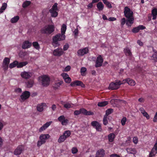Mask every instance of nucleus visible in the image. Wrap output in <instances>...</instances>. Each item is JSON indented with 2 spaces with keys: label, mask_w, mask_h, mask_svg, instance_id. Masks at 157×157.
Returning <instances> with one entry per match:
<instances>
[{
  "label": "nucleus",
  "mask_w": 157,
  "mask_h": 157,
  "mask_svg": "<svg viewBox=\"0 0 157 157\" xmlns=\"http://www.w3.org/2000/svg\"><path fill=\"white\" fill-rule=\"evenodd\" d=\"M126 20L125 18H123L121 21V27H123V25L126 23Z\"/></svg>",
  "instance_id": "nucleus-48"
},
{
  "label": "nucleus",
  "mask_w": 157,
  "mask_h": 157,
  "mask_svg": "<svg viewBox=\"0 0 157 157\" xmlns=\"http://www.w3.org/2000/svg\"><path fill=\"white\" fill-rule=\"evenodd\" d=\"M146 28L145 26L143 25H139L137 27L133 28L132 29V32L133 33H138L140 30H142Z\"/></svg>",
  "instance_id": "nucleus-13"
},
{
  "label": "nucleus",
  "mask_w": 157,
  "mask_h": 157,
  "mask_svg": "<svg viewBox=\"0 0 157 157\" xmlns=\"http://www.w3.org/2000/svg\"><path fill=\"white\" fill-rule=\"evenodd\" d=\"M105 155V150L103 149H100L97 151L95 157H104Z\"/></svg>",
  "instance_id": "nucleus-15"
},
{
  "label": "nucleus",
  "mask_w": 157,
  "mask_h": 157,
  "mask_svg": "<svg viewBox=\"0 0 157 157\" xmlns=\"http://www.w3.org/2000/svg\"><path fill=\"white\" fill-rule=\"evenodd\" d=\"M19 17L18 16H15L11 19V22L12 23H16L19 20Z\"/></svg>",
  "instance_id": "nucleus-37"
},
{
  "label": "nucleus",
  "mask_w": 157,
  "mask_h": 157,
  "mask_svg": "<svg viewBox=\"0 0 157 157\" xmlns=\"http://www.w3.org/2000/svg\"><path fill=\"white\" fill-rule=\"evenodd\" d=\"M63 83V81H60L59 82H56L55 83V84H53V87L54 89H57L60 87V86Z\"/></svg>",
  "instance_id": "nucleus-27"
},
{
  "label": "nucleus",
  "mask_w": 157,
  "mask_h": 157,
  "mask_svg": "<svg viewBox=\"0 0 157 157\" xmlns=\"http://www.w3.org/2000/svg\"><path fill=\"white\" fill-rule=\"evenodd\" d=\"M115 137V135L113 133H111L109 134L108 136L109 141L110 142H113Z\"/></svg>",
  "instance_id": "nucleus-28"
},
{
  "label": "nucleus",
  "mask_w": 157,
  "mask_h": 157,
  "mask_svg": "<svg viewBox=\"0 0 157 157\" xmlns=\"http://www.w3.org/2000/svg\"><path fill=\"white\" fill-rule=\"evenodd\" d=\"M154 148H152L150 151L149 157H153L155 156L157 153V151H155Z\"/></svg>",
  "instance_id": "nucleus-29"
},
{
  "label": "nucleus",
  "mask_w": 157,
  "mask_h": 157,
  "mask_svg": "<svg viewBox=\"0 0 157 157\" xmlns=\"http://www.w3.org/2000/svg\"><path fill=\"white\" fill-rule=\"evenodd\" d=\"M110 157H120V156L117 154H113L110 155Z\"/></svg>",
  "instance_id": "nucleus-64"
},
{
  "label": "nucleus",
  "mask_w": 157,
  "mask_h": 157,
  "mask_svg": "<svg viewBox=\"0 0 157 157\" xmlns=\"http://www.w3.org/2000/svg\"><path fill=\"white\" fill-rule=\"evenodd\" d=\"M86 68L85 67H82L81 69L80 72L81 75L82 76H84L86 75L85 72L86 71Z\"/></svg>",
  "instance_id": "nucleus-44"
},
{
  "label": "nucleus",
  "mask_w": 157,
  "mask_h": 157,
  "mask_svg": "<svg viewBox=\"0 0 157 157\" xmlns=\"http://www.w3.org/2000/svg\"><path fill=\"white\" fill-rule=\"evenodd\" d=\"M124 52L127 56H131L132 55L130 50L128 48H126L124 49Z\"/></svg>",
  "instance_id": "nucleus-32"
},
{
  "label": "nucleus",
  "mask_w": 157,
  "mask_h": 157,
  "mask_svg": "<svg viewBox=\"0 0 157 157\" xmlns=\"http://www.w3.org/2000/svg\"><path fill=\"white\" fill-rule=\"evenodd\" d=\"M6 124V122L2 120H0V131L3 129L4 126Z\"/></svg>",
  "instance_id": "nucleus-47"
},
{
  "label": "nucleus",
  "mask_w": 157,
  "mask_h": 157,
  "mask_svg": "<svg viewBox=\"0 0 157 157\" xmlns=\"http://www.w3.org/2000/svg\"><path fill=\"white\" fill-rule=\"evenodd\" d=\"M113 112V109H108L106 110L105 114L104 116L107 117L109 115L112 113Z\"/></svg>",
  "instance_id": "nucleus-46"
},
{
  "label": "nucleus",
  "mask_w": 157,
  "mask_h": 157,
  "mask_svg": "<svg viewBox=\"0 0 157 157\" xmlns=\"http://www.w3.org/2000/svg\"><path fill=\"white\" fill-rule=\"evenodd\" d=\"M65 81L67 83H70L71 81V79L69 77L64 78Z\"/></svg>",
  "instance_id": "nucleus-56"
},
{
  "label": "nucleus",
  "mask_w": 157,
  "mask_h": 157,
  "mask_svg": "<svg viewBox=\"0 0 157 157\" xmlns=\"http://www.w3.org/2000/svg\"><path fill=\"white\" fill-rule=\"evenodd\" d=\"M23 149V147L22 145H19L14 151V154L15 155H20Z\"/></svg>",
  "instance_id": "nucleus-18"
},
{
  "label": "nucleus",
  "mask_w": 157,
  "mask_h": 157,
  "mask_svg": "<svg viewBox=\"0 0 157 157\" xmlns=\"http://www.w3.org/2000/svg\"><path fill=\"white\" fill-rule=\"evenodd\" d=\"M46 106V104L44 103L39 104L36 106V109L39 112H42L44 110V107Z\"/></svg>",
  "instance_id": "nucleus-17"
},
{
  "label": "nucleus",
  "mask_w": 157,
  "mask_h": 157,
  "mask_svg": "<svg viewBox=\"0 0 157 157\" xmlns=\"http://www.w3.org/2000/svg\"><path fill=\"white\" fill-rule=\"evenodd\" d=\"M108 104V102L107 101H103L99 102L98 103V106L104 107Z\"/></svg>",
  "instance_id": "nucleus-35"
},
{
  "label": "nucleus",
  "mask_w": 157,
  "mask_h": 157,
  "mask_svg": "<svg viewBox=\"0 0 157 157\" xmlns=\"http://www.w3.org/2000/svg\"><path fill=\"white\" fill-rule=\"evenodd\" d=\"M127 121V118L126 117H123L121 121V125L122 126H124L125 124Z\"/></svg>",
  "instance_id": "nucleus-49"
},
{
  "label": "nucleus",
  "mask_w": 157,
  "mask_h": 157,
  "mask_svg": "<svg viewBox=\"0 0 157 157\" xmlns=\"http://www.w3.org/2000/svg\"><path fill=\"white\" fill-rule=\"evenodd\" d=\"M63 106L64 108L68 109L71 107V104L69 103H67L66 104L63 105Z\"/></svg>",
  "instance_id": "nucleus-51"
},
{
  "label": "nucleus",
  "mask_w": 157,
  "mask_h": 157,
  "mask_svg": "<svg viewBox=\"0 0 157 157\" xmlns=\"http://www.w3.org/2000/svg\"><path fill=\"white\" fill-rule=\"evenodd\" d=\"M67 138L65 137L64 136L63 134L61 135L59 138L58 140V142L59 143H61L63 142Z\"/></svg>",
  "instance_id": "nucleus-33"
},
{
  "label": "nucleus",
  "mask_w": 157,
  "mask_h": 157,
  "mask_svg": "<svg viewBox=\"0 0 157 157\" xmlns=\"http://www.w3.org/2000/svg\"><path fill=\"white\" fill-rule=\"evenodd\" d=\"M70 85L72 86H81L82 87H84L85 86L84 85L83 82L79 80H75L74 82H72Z\"/></svg>",
  "instance_id": "nucleus-16"
},
{
  "label": "nucleus",
  "mask_w": 157,
  "mask_h": 157,
  "mask_svg": "<svg viewBox=\"0 0 157 157\" xmlns=\"http://www.w3.org/2000/svg\"><path fill=\"white\" fill-rule=\"evenodd\" d=\"M57 5L58 4L57 3H55L52 6V8L49 10L58 11V9L57 7Z\"/></svg>",
  "instance_id": "nucleus-45"
},
{
  "label": "nucleus",
  "mask_w": 157,
  "mask_h": 157,
  "mask_svg": "<svg viewBox=\"0 0 157 157\" xmlns=\"http://www.w3.org/2000/svg\"><path fill=\"white\" fill-rule=\"evenodd\" d=\"M33 45L35 48L38 50L40 48V46L37 42H34L33 43Z\"/></svg>",
  "instance_id": "nucleus-42"
},
{
  "label": "nucleus",
  "mask_w": 157,
  "mask_h": 157,
  "mask_svg": "<svg viewBox=\"0 0 157 157\" xmlns=\"http://www.w3.org/2000/svg\"><path fill=\"white\" fill-rule=\"evenodd\" d=\"M116 20H117L116 18L113 17H110L108 19V20L110 21H116Z\"/></svg>",
  "instance_id": "nucleus-62"
},
{
  "label": "nucleus",
  "mask_w": 157,
  "mask_h": 157,
  "mask_svg": "<svg viewBox=\"0 0 157 157\" xmlns=\"http://www.w3.org/2000/svg\"><path fill=\"white\" fill-rule=\"evenodd\" d=\"M88 52V48L87 47H86L78 50L77 53L78 56H83L87 54Z\"/></svg>",
  "instance_id": "nucleus-10"
},
{
  "label": "nucleus",
  "mask_w": 157,
  "mask_h": 157,
  "mask_svg": "<svg viewBox=\"0 0 157 157\" xmlns=\"http://www.w3.org/2000/svg\"><path fill=\"white\" fill-rule=\"evenodd\" d=\"M134 18H131L129 19H127L126 20V25L129 28L131 27L132 25L134 23Z\"/></svg>",
  "instance_id": "nucleus-23"
},
{
  "label": "nucleus",
  "mask_w": 157,
  "mask_h": 157,
  "mask_svg": "<svg viewBox=\"0 0 157 157\" xmlns=\"http://www.w3.org/2000/svg\"><path fill=\"white\" fill-rule=\"evenodd\" d=\"M122 82L123 84L127 82L129 85H130L132 86H134L136 84L135 81L133 80L130 78H127L124 79L122 81Z\"/></svg>",
  "instance_id": "nucleus-14"
},
{
  "label": "nucleus",
  "mask_w": 157,
  "mask_h": 157,
  "mask_svg": "<svg viewBox=\"0 0 157 157\" xmlns=\"http://www.w3.org/2000/svg\"><path fill=\"white\" fill-rule=\"evenodd\" d=\"M71 151L73 154H75L78 152V150L76 147H74L72 148Z\"/></svg>",
  "instance_id": "nucleus-53"
},
{
  "label": "nucleus",
  "mask_w": 157,
  "mask_h": 157,
  "mask_svg": "<svg viewBox=\"0 0 157 157\" xmlns=\"http://www.w3.org/2000/svg\"><path fill=\"white\" fill-rule=\"evenodd\" d=\"M55 31V27L52 25H47L41 29L40 32L42 34L48 35L51 34Z\"/></svg>",
  "instance_id": "nucleus-2"
},
{
  "label": "nucleus",
  "mask_w": 157,
  "mask_h": 157,
  "mask_svg": "<svg viewBox=\"0 0 157 157\" xmlns=\"http://www.w3.org/2000/svg\"><path fill=\"white\" fill-rule=\"evenodd\" d=\"M34 84V81L33 80L30 79L28 80L26 83L27 87L28 88H31L33 86Z\"/></svg>",
  "instance_id": "nucleus-31"
},
{
  "label": "nucleus",
  "mask_w": 157,
  "mask_h": 157,
  "mask_svg": "<svg viewBox=\"0 0 157 157\" xmlns=\"http://www.w3.org/2000/svg\"><path fill=\"white\" fill-rule=\"evenodd\" d=\"M7 4L6 3H3L2 6L0 9V13H2L6 8Z\"/></svg>",
  "instance_id": "nucleus-43"
},
{
  "label": "nucleus",
  "mask_w": 157,
  "mask_h": 157,
  "mask_svg": "<svg viewBox=\"0 0 157 157\" xmlns=\"http://www.w3.org/2000/svg\"><path fill=\"white\" fill-rule=\"evenodd\" d=\"M28 64V62L27 61L20 62L19 63L17 64V67L18 68H21L23 66H25Z\"/></svg>",
  "instance_id": "nucleus-30"
},
{
  "label": "nucleus",
  "mask_w": 157,
  "mask_h": 157,
  "mask_svg": "<svg viewBox=\"0 0 157 157\" xmlns=\"http://www.w3.org/2000/svg\"><path fill=\"white\" fill-rule=\"evenodd\" d=\"M153 52H154L151 56V59L155 62H157V51L153 50Z\"/></svg>",
  "instance_id": "nucleus-26"
},
{
  "label": "nucleus",
  "mask_w": 157,
  "mask_h": 157,
  "mask_svg": "<svg viewBox=\"0 0 157 157\" xmlns=\"http://www.w3.org/2000/svg\"><path fill=\"white\" fill-rule=\"evenodd\" d=\"M124 16L127 18H134L133 17V12L128 6L124 8Z\"/></svg>",
  "instance_id": "nucleus-6"
},
{
  "label": "nucleus",
  "mask_w": 157,
  "mask_h": 157,
  "mask_svg": "<svg viewBox=\"0 0 157 157\" xmlns=\"http://www.w3.org/2000/svg\"><path fill=\"white\" fill-rule=\"evenodd\" d=\"M75 36H77L78 33V28L76 29L73 32Z\"/></svg>",
  "instance_id": "nucleus-60"
},
{
  "label": "nucleus",
  "mask_w": 157,
  "mask_h": 157,
  "mask_svg": "<svg viewBox=\"0 0 157 157\" xmlns=\"http://www.w3.org/2000/svg\"><path fill=\"white\" fill-rule=\"evenodd\" d=\"M49 11L51 14L52 17H56L57 16L58 13L57 12V11L49 10Z\"/></svg>",
  "instance_id": "nucleus-34"
},
{
  "label": "nucleus",
  "mask_w": 157,
  "mask_h": 157,
  "mask_svg": "<svg viewBox=\"0 0 157 157\" xmlns=\"http://www.w3.org/2000/svg\"><path fill=\"white\" fill-rule=\"evenodd\" d=\"M52 121L47 122L44 124L43 126L41 127L39 129V131L40 132H41L45 130L48 126L51 124Z\"/></svg>",
  "instance_id": "nucleus-20"
},
{
  "label": "nucleus",
  "mask_w": 157,
  "mask_h": 157,
  "mask_svg": "<svg viewBox=\"0 0 157 157\" xmlns=\"http://www.w3.org/2000/svg\"><path fill=\"white\" fill-rule=\"evenodd\" d=\"M81 113L85 115H91L94 114L93 112L90 111H87L83 108H81L79 110H75L74 112V114L75 115H78Z\"/></svg>",
  "instance_id": "nucleus-5"
},
{
  "label": "nucleus",
  "mask_w": 157,
  "mask_h": 157,
  "mask_svg": "<svg viewBox=\"0 0 157 157\" xmlns=\"http://www.w3.org/2000/svg\"><path fill=\"white\" fill-rule=\"evenodd\" d=\"M30 95V92L28 91H25L21 95L20 97L23 101H25L29 98Z\"/></svg>",
  "instance_id": "nucleus-11"
},
{
  "label": "nucleus",
  "mask_w": 157,
  "mask_h": 157,
  "mask_svg": "<svg viewBox=\"0 0 157 157\" xmlns=\"http://www.w3.org/2000/svg\"><path fill=\"white\" fill-rule=\"evenodd\" d=\"M21 75L22 78L26 79H28L31 77L32 74L29 72L24 71L21 73Z\"/></svg>",
  "instance_id": "nucleus-21"
},
{
  "label": "nucleus",
  "mask_w": 157,
  "mask_h": 157,
  "mask_svg": "<svg viewBox=\"0 0 157 157\" xmlns=\"http://www.w3.org/2000/svg\"><path fill=\"white\" fill-rule=\"evenodd\" d=\"M107 117L104 116L103 119V124L105 125H106L108 123V121L107 120Z\"/></svg>",
  "instance_id": "nucleus-52"
},
{
  "label": "nucleus",
  "mask_w": 157,
  "mask_h": 157,
  "mask_svg": "<svg viewBox=\"0 0 157 157\" xmlns=\"http://www.w3.org/2000/svg\"><path fill=\"white\" fill-rule=\"evenodd\" d=\"M104 3L105 5L108 8H112V5L110 2L107 0H102Z\"/></svg>",
  "instance_id": "nucleus-38"
},
{
  "label": "nucleus",
  "mask_w": 157,
  "mask_h": 157,
  "mask_svg": "<svg viewBox=\"0 0 157 157\" xmlns=\"http://www.w3.org/2000/svg\"><path fill=\"white\" fill-rule=\"evenodd\" d=\"M152 15L153 16L152 19L155 20L157 16V9L154 8L151 11Z\"/></svg>",
  "instance_id": "nucleus-25"
},
{
  "label": "nucleus",
  "mask_w": 157,
  "mask_h": 157,
  "mask_svg": "<svg viewBox=\"0 0 157 157\" xmlns=\"http://www.w3.org/2000/svg\"><path fill=\"white\" fill-rule=\"evenodd\" d=\"M103 62V59L101 55H99L97 57L95 62V67H100L102 66Z\"/></svg>",
  "instance_id": "nucleus-8"
},
{
  "label": "nucleus",
  "mask_w": 157,
  "mask_h": 157,
  "mask_svg": "<svg viewBox=\"0 0 157 157\" xmlns=\"http://www.w3.org/2000/svg\"><path fill=\"white\" fill-rule=\"evenodd\" d=\"M71 67L70 66H67L65 68L64 71H68L70 70Z\"/></svg>",
  "instance_id": "nucleus-63"
},
{
  "label": "nucleus",
  "mask_w": 157,
  "mask_h": 157,
  "mask_svg": "<svg viewBox=\"0 0 157 157\" xmlns=\"http://www.w3.org/2000/svg\"><path fill=\"white\" fill-rule=\"evenodd\" d=\"M98 9V11H102L104 8V5L102 2H100L98 3L96 5Z\"/></svg>",
  "instance_id": "nucleus-24"
},
{
  "label": "nucleus",
  "mask_w": 157,
  "mask_h": 157,
  "mask_svg": "<svg viewBox=\"0 0 157 157\" xmlns=\"http://www.w3.org/2000/svg\"><path fill=\"white\" fill-rule=\"evenodd\" d=\"M65 119V117L63 115H61L59 117L58 120L60 122Z\"/></svg>",
  "instance_id": "nucleus-54"
},
{
  "label": "nucleus",
  "mask_w": 157,
  "mask_h": 157,
  "mask_svg": "<svg viewBox=\"0 0 157 157\" xmlns=\"http://www.w3.org/2000/svg\"><path fill=\"white\" fill-rule=\"evenodd\" d=\"M10 62V59L8 58L5 57L3 60L2 64L9 65Z\"/></svg>",
  "instance_id": "nucleus-39"
},
{
  "label": "nucleus",
  "mask_w": 157,
  "mask_h": 157,
  "mask_svg": "<svg viewBox=\"0 0 157 157\" xmlns=\"http://www.w3.org/2000/svg\"><path fill=\"white\" fill-rule=\"evenodd\" d=\"M49 134H42L39 136V140H38L37 143L38 147H40L42 144L45 143L46 140H48L50 137Z\"/></svg>",
  "instance_id": "nucleus-3"
},
{
  "label": "nucleus",
  "mask_w": 157,
  "mask_h": 157,
  "mask_svg": "<svg viewBox=\"0 0 157 157\" xmlns=\"http://www.w3.org/2000/svg\"><path fill=\"white\" fill-rule=\"evenodd\" d=\"M31 2L29 1H26L22 4V7L23 8H26L31 4Z\"/></svg>",
  "instance_id": "nucleus-36"
},
{
  "label": "nucleus",
  "mask_w": 157,
  "mask_h": 157,
  "mask_svg": "<svg viewBox=\"0 0 157 157\" xmlns=\"http://www.w3.org/2000/svg\"><path fill=\"white\" fill-rule=\"evenodd\" d=\"M62 76L63 77V78L64 79V78H66L69 77L68 75L66 73H63L61 74Z\"/></svg>",
  "instance_id": "nucleus-61"
},
{
  "label": "nucleus",
  "mask_w": 157,
  "mask_h": 157,
  "mask_svg": "<svg viewBox=\"0 0 157 157\" xmlns=\"http://www.w3.org/2000/svg\"><path fill=\"white\" fill-rule=\"evenodd\" d=\"M143 115L144 117L146 118L148 120L150 118V117L147 112H145V113H143Z\"/></svg>",
  "instance_id": "nucleus-57"
},
{
  "label": "nucleus",
  "mask_w": 157,
  "mask_h": 157,
  "mask_svg": "<svg viewBox=\"0 0 157 157\" xmlns=\"http://www.w3.org/2000/svg\"><path fill=\"white\" fill-rule=\"evenodd\" d=\"M18 63V62L17 61H14L13 62L11 63L9 65V67L10 68H12L16 66L17 67V64Z\"/></svg>",
  "instance_id": "nucleus-40"
},
{
  "label": "nucleus",
  "mask_w": 157,
  "mask_h": 157,
  "mask_svg": "<svg viewBox=\"0 0 157 157\" xmlns=\"http://www.w3.org/2000/svg\"><path fill=\"white\" fill-rule=\"evenodd\" d=\"M68 122V120L67 119H65L63 121H62L61 122V123L63 125H66L67 124Z\"/></svg>",
  "instance_id": "nucleus-50"
},
{
  "label": "nucleus",
  "mask_w": 157,
  "mask_h": 157,
  "mask_svg": "<svg viewBox=\"0 0 157 157\" xmlns=\"http://www.w3.org/2000/svg\"><path fill=\"white\" fill-rule=\"evenodd\" d=\"M41 78L42 84L44 86H47L49 85L50 79L48 76L46 75H43Z\"/></svg>",
  "instance_id": "nucleus-7"
},
{
  "label": "nucleus",
  "mask_w": 157,
  "mask_h": 157,
  "mask_svg": "<svg viewBox=\"0 0 157 157\" xmlns=\"http://www.w3.org/2000/svg\"><path fill=\"white\" fill-rule=\"evenodd\" d=\"M69 46L68 44H66L65 45H64L63 47V50L64 51L67 50L69 48Z\"/></svg>",
  "instance_id": "nucleus-59"
},
{
  "label": "nucleus",
  "mask_w": 157,
  "mask_h": 157,
  "mask_svg": "<svg viewBox=\"0 0 157 157\" xmlns=\"http://www.w3.org/2000/svg\"><path fill=\"white\" fill-rule=\"evenodd\" d=\"M133 142L135 144H136L138 142V139L137 137H134L133 138Z\"/></svg>",
  "instance_id": "nucleus-55"
},
{
  "label": "nucleus",
  "mask_w": 157,
  "mask_h": 157,
  "mask_svg": "<svg viewBox=\"0 0 157 157\" xmlns=\"http://www.w3.org/2000/svg\"><path fill=\"white\" fill-rule=\"evenodd\" d=\"M126 150L127 152V153L129 154H131L135 155L137 152L136 149L135 148L131 147L127 148H126Z\"/></svg>",
  "instance_id": "nucleus-22"
},
{
  "label": "nucleus",
  "mask_w": 157,
  "mask_h": 157,
  "mask_svg": "<svg viewBox=\"0 0 157 157\" xmlns=\"http://www.w3.org/2000/svg\"><path fill=\"white\" fill-rule=\"evenodd\" d=\"M91 125L95 128L97 131L101 132L102 128L101 124L96 121H93L91 123Z\"/></svg>",
  "instance_id": "nucleus-9"
},
{
  "label": "nucleus",
  "mask_w": 157,
  "mask_h": 157,
  "mask_svg": "<svg viewBox=\"0 0 157 157\" xmlns=\"http://www.w3.org/2000/svg\"><path fill=\"white\" fill-rule=\"evenodd\" d=\"M66 29V25L63 24L61 29V34L59 33L57 34L53 37L52 40L54 43L57 44L58 41H59L65 40V36L64 34L65 33Z\"/></svg>",
  "instance_id": "nucleus-1"
},
{
  "label": "nucleus",
  "mask_w": 157,
  "mask_h": 157,
  "mask_svg": "<svg viewBox=\"0 0 157 157\" xmlns=\"http://www.w3.org/2000/svg\"><path fill=\"white\" fill-rule=\"evenodd\" d=\"M63 53V52L61 48H57L55 49L53 52V54L54 56H60Z\"/></svg>",
  "instance_id": "nucleus-12"
},
{
  "label": "nucleus",
  "mask_w": 157,
  "mask_h": 157,
  "mask_svg": "<svg viewBox=\"0 0 157 157\" xmlns=\"http://www.w3.org/2000/svg\"><path fill=\"white\" fill-rule=\"evenodd\" d=\"M63 134L64 136L65 137L67 138L71 135V132L69 130H66L64 132Z\"/></svg>",
  "instance_id": "nucleus-41"
},
{
  "label": "nucleus",
  "mask_w": 157,
  "mask_h": 157,
  "mask_svg": "<svg viewBox=\"0 0 157 157\" xmlns=\"http://www.w3.org/2000/svg\"><path fill=\"white\" fill-rule=\"evenodd\" d=\"M2 67L3 68V69L4 71H6L7 70L8 68V65H2Z\"/></svg>",
  "instance_id": "nucleus-58"
},
{
  "label": "nucleus",
  "mask_w": 157,
  "mask_h": 157,
  "mask_svg": "<svg viewBox=\"0 0 157 157\" xmlns=\"http://www.w3.org/2000/svg\"><path fill=\"white\" fill-rule=\"evenodd\" d=\"M122 84H123L122 81L117 80L115 81V82L110 83L108 88L109 90H117L120 87V86Z\"/></svg>",
  "instance_id": "nucleus-4"
},
{
  "label": "nucleus",
  "mask_w": 157,
  "mask_h": 157,
  "mask_svg": "<svg viewBox=\"0 0 157 157\" xmlns=\"http://www.w3.org/2000/svg\"><path fill=\"white\" fill-rule=\"evenodd\" d=\"M32 46V43L28 40H25L23 42L22 46V48L25 49L30 48Z\"/></svg>",
  "instance_id": "nucleus-19"
}]
</instances>
